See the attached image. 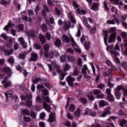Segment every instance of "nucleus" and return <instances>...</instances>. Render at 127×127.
<instances>
[{
  "label": "nucleus",
  "instance_id": "1",
  "mask_svg": "<svg viewBox=\"0 0 127 127\" xmlns=\"http://www.w3.org/2000/svg\"><path fill=\"white\" fill-rule=\"evenodd\" d=\"M70 38L68 37V36L64 34L62 36V41L64 42H65L66 43H69L71 41V45L72 47L74 48L75 51L76 52H78L79 53H81V49L79 48V46H78V45L75 41V40H74V38L73 37H72V35L70 34Z\"/></svg>",
  "mask_w": 127,
  "mask_h": 127
},
{
  "label": "nucleus",
  "instance_id": "2",
  "mask_svg": "<svg viewBox=\"0 0 127 127\" xmlns=\"http://www.w3.org/2000/svg\"><path fill=\"white\" fill-rule=\"evenodd\" d=\"M69 19H70L71 22L68 21L64 22V30H68L69 28H74L75 25L74 23H76V21L75 19V16L72 12H69L67 14Z\"/></svg>",
  "mask_w": 127,
  "mask_h": 127
},
{
  "label": "nucleus",
  "instance_id": "3",
  "mask_svg": "<svg viewBox=\"0 0 127 127\" xmlns=\"http://www.w3.org/2000/svg\"><path fill=\"white\" fill-rule=\"evenodd\" d=\"M117 28L116 27H112L109 29L110 33H111L108 39L109 43H113L116 41V38L117 37Z\"/></svg>",
  "mask_w": 127,
  "mask_h": 127
},
{
  "label": "nucleus",
  "instance_id": "4",
  "mask_svg": "<svg viewBox=\"0 0 127 127\" xmlns=\"http://www.w3.org/2000/svg\"><path fill=\"white\" fill-rule=\"evenodd\" d=\"M82 73L84 74V77L87 80H90L91 78V71L90 69L88 68L87 64H84L83 65V68L82 69Z\"/></svg>",
  "mask_w": 127,
  "mask_h": 127
},
{
  "label": "nucleus",
  "instance_id": "5",
  "mask_svg": "<svg viewBox=\"0 0 127 127\" xmlns=\"http://www.w3.org/2000/svg\"><path fill=\"white\" fill-rule=\"evenodd\" d=\"M75 78L73 77L72 75H68L66 77V81L67 82L69 86L70 87H73L74 86V82H75Z\"/></svg>",
  "mask_w": 127,
  "mask_h": 127
},
{
  "label": "nucleus",
  "instance_id": "6",
  "mask_svg": "<svg viewBox=\"0 0 127 127\" xmlns=\"http://www.w3.org/2000/svg\"><path fill=\"white\" fill-rule=\"evenodd\" d=\"M26 104L29 108L32 107V95L31 94L27 96Z\"/></svg>",
  "mask_w": 127,
  "mask_h": 127
},
{
  "label": "nucleus",
  "instance_id": "7",
  "mask_svg": "<svg viewBox=\"0 0 127 127\" xmlns=\"http://www.w3.org/2000/svg\"><path fill=\"white\" fill-rule=\"evenodd\" d=\"M8 78L7 76H5L3 80L1 81L2 84H4V88H8V87L11 86V82L7 81Z\"/></svg>",
  "mask_w": 127,
  "mask_h": 127
},
{
  "label": "nucleus",
  "instance_id": "8",
  "mask_svg": "<svg viewBox=\"0 0 127 127\" xmlns=\"http://www.w3.org/2000/svg\"><path fill=\"white\" fill-rule=\"evenodd\" d=\"M94 95H99L96 96L97 99H104L105 96L102 94V91L99 89L95 90L94 91Z\"/></svg>",
  "mask_w": 127,
  "mask_h": 127
},
{
  "label": "nucleus",
  "instance_id": "9",
  "mask_svg": "<svg viewBox=\"0 0 127 127\" xmlns=\"http://www.w3.org/2000/svg\"><path fill=\"white\" fill-rule=\"evenodd\" d=\"M49 123H53L56 121V116L55 113L51 112L49 116V119L47 120Z\"/></svg>",
  "mask_w": 127,
  "mask_h": 127
},
{
  "label": "nucleus",
  "instance_id": "10",
  "mask_svg": "<svg viewBox=\"0 0 127 127\" xmlns=\"http://www.w3.org/2000/svg\"><path fill=\"white\" fill-rule=\"evenodd\" d=\"M112 110V108L110 107H106L104 110V113H102L101 117L102 118H105L107 116V115H111V111Z\"/></svg>",
  "mask_w": 127,
  "mask_h": 127
},
{
  "label": "nucleus",
  "instance_id": "11",
  "mask_svg": "<svg viewBox=\"0 0 127 127\" xmlns=\"http://www.w3.org/2000/svg\"><path fill=\"white\" fill-rule=\"evenodd\" d=\"M18 41L23 46V48H27V43L25 42V40L23 37H21L18 39Z\"/></svg>",
  "mask_w": 127,
  "mask_h": 127
},
{
  "label": "nucleus",
  "instance_id": "12",
  "mask_svg": "<svg viewBox=\"0 0 127 127\" xmlns=\"http://www.w3.org/2000/svg\"><path fill=\"white\" fill-rule=\"evenodd\" d=\"M3 71L7 74V76H6L5 77H10L11 76L12 72H11L10 68H9L8 66H4L3 68Z\"/></svg>",
  "mask_w": 127,
  "mask_h": 127
},
{
  "label": "nucleus",
  "instance_id": "13",
  "mask_svg": "<svg viewBox=\"0 0 127 127\" xmlns=\"http://www.w3.org/2000/svg\"><path fill=\"white\" fill-rule=\"evenodd\" d=\"M38 60V55L35 53H33L31 55V58L29 59V61L30 62H35Z\"/></svg>",
  "mask_w": 127,
  "mask_h": 127
},
{
  "label": "nucleus",
  "instance_id": "14",
  "mask_svg": "<svg viewBox=\"0 0 127 127\" xmlns=\"http://www.w3.org/2000/svg\"><path fill=\"white\" fill-rule=\"evenodd\" d=\"M13 91L12 90H9L6 92L4 93V95L6 96V99H8L9 98H11V97L13 96Z\"/></svg>",
  "mask_w": 127,
  "mask_h": 127
},
{
  "label": "nucleus",
  "instance_id": "15",
  "mask_svg": "<svg viewBox=\"0 0 127 127\" xmlns=\"http://www.w3.org/2000/svg\"><path fill=\"white\" fill-rule=\"evenodd\" d=\"M116 22L117 24H119L120 23V21L117 19V18H114L111 20H108L107 21V23L108 24H116Z\"/></svg>",
  "mask_w": 127,
  "mask_h": 127
},
{
  "label": "nucleus",
  "instance_id": "16",
  "mask_svg": "<svg viewBox=\"0 0 127 127\" xmlns=\"http://www.w3.org/2000/svg\"><path fill=\"white\" fill-rule=\"evenodd\" d=\"M27 35L29 37H32V38H34L36 36L35 35V30H29L27 32Z\"/></svg>",
  "mask_w": 127,
  "mask_h": 127
},
{
  "label": "nucleus",
  "instance_id": "17",
  "mask_svg": "<svg viewBox=\"0 0 127 127\" xmlns=\"http://www.w3.org/2000/svg\"><path fill=\"white\" fill-rule=\"evenodd\" d=\"M43 107L45 110L48 112V113H50L51 112V107L48 105L46 102H44L43 103Z\"/></svg>",
  "mask_w": 127,
  "mask_h": 127
},
{
  "label": "nucleus",
  "instance_id": "18",
  "mask_svg": "<svg viewBox=\"0 0 127 127\" xmlns=\"http://www.w3.org/2000/svg\"><path fill=\"white\" fill-rule=\"evenodd\" d=\"M99 6H100V4L98 2H94L91 8L93 10H98Z\"/></svg>",
  "mask_w": 127,
  "mask_h": 127
},
{
  "label": "nucleus",
  "instance_id": "19",
  "mask_svg": "<svg viewBox=\"0 0 127 127\" xmlns=\"http://www.w3.org/2000/svg\"><path fill=\"white\" fill-rule=\"evenodd\" d=\"M124 49L122 50L123 55L127 56V43H125L123 45Z\"/></svg>",
  "mask_w": 127,
  "mask_h": 127
},
{
  "label": "nucleus",
  "instance_id": "20",
  "mask_svg": "<svg viewBox=\"0 0 127 127\" xmlns=\"http://www.w3.org/2000/svg\"><path fill=\"white\" fill-rule=\"evenodd\" d=\"M78 14H80V15L86 14L87 13V11L84 9H78L76 11Z\"/></svg>",
  "mask_w": 127,
  "mask_h": 127
},
{
  "label": "nucleus",
  "instance_id": "21",
  "mask_svg": "<svg viewBox=\"0 0 127 127\" xmlns=\"http://www.w3.org/2000/svg\"><path fill=\"white\" fill-rule=\"evenodd\" d=\"M110 53L112 57L116 58L118 56H120V54L118 52L114 50L110 51Z\"/></svg>",
  "mask_w": 127,
  "mask_h": 127
},
{
  "label": "nucleus",
  "instance_id": "22",
  "mask_svg": "<svg viewBox=\"0 0 127 127\" xmlns=\"http://www.w3.org/2000/svg\"><path fill=\"white\" fill-rule=\"evenodd\" d=\"M4 53L6 56H9V55H11L13 53V51L12 49L5 50Z\"/></svg>",
  "mask_w": 127,
  "mask_h": 127
},
{
  "label": "nucleus",
  "instance_id": "23",
  "mask_svg": "<svg viewBox=\"0 0 127 127\" xmlns=\"http://www.w3.org/2000/svg\"><path fill=\"white\" fill-rule=\"evenodd\" d=\"M81 29H82V25H78L77 27V32L76 33V37H80L81 36Z\"/></svg>",
  "mask_w": 127,
  "mask_h": 127
},
{
  "label": "nucleus",
  "instance_id": "24",
  "mask_svg": "<svg viewBox=\"0 0 127 127\" xmlns=\"http://www.w3.org/2000/svg\"><path fill=\"white\" fill-rule=\"evenodd\" d=\"M99 104L100 107H105V106H108L109 103L104 100H101L99 101Z\"/></svg>",
  "mask_w": 127,
  "mask_h": 127
},
{
  "label": "nucleus",
  "instance_id": "25",
  "mask_svg": "<svg viewBox=\"0 0 127 127\" xmlns=\"http://www.w3.org/2000/svg\"><path fill=\"white\" fill-rule=\"evenodd\" d=\"M39 38L40 40V41L42 43V44H44V43H45V42H46V40L45 39V37H44V36H43L42 34H40L39 36Z\"/></svg>",
  "mask_w": 127,
  "mask_h": 127
},
{
  "label": "nucleus",
  "instance_id": "26",
  "mask_svg": "<svg viewBox=\"0 0 127 127\" xmlns=\"http://www.w3.org/2000/svg\"><path fill=\"white\" fill-rule=\"evenodd\" d=\"M51 59L53 58V57H58L59 56V53L57 52L56 51H54L51 52Z\"/></svg>",
  "mask_w": 127,
  "mask_h": 127
},
{
  "label": "nucleus",
  "instance_id": "27",
  "mask_svg": "<svg viewBox=\"0 0 127 127\" xmlns=\"http://www.w3.org/2000/svg\"><path fill=\"white\" fill-rule=\"evenodd\" d=\"M61 40L59 39H57L54 43V44L55 45V46H56L57 47H60V46H61Z\"/></svg>",
  "mask_w": 127,
  "mask_h": 127
},
{
  "label": "nucleus",
  "instance_id": "28",
  "mask_svg": "<svg viewBox=\"0 0 127 127\" xmlns=\"http://www.w3.org/2000/svg\"><path fill=\"white\" fill-rule=\"evenodd\" d=\"M83 22L85 26H86V27H87L89 29H91V28H92V27L91 26V25H90V24H88V20H87L86 19H84L83 20Z\"/></svg>",
  "mask_w": 127,
  "mask_h": 127
},
{
  "label": "nucleus",
  "instance_id": "29",
  "mask_svg": "<svg viewBox=\"0 0 127 127\" xmlns=\"http://www.w3.org/2000/svg\"><path fill=\"white\" fill-rule=\"evenodd\" d=\"M21 113L25 116H30V112L27 109H23L21 111Z\"/></svg>",
  "mask_w": 127,
  "mask_h": 127
},
{
  "label": "nucleus",
  "instance_id": "30",
  "mask_svg": "<svg viewBox=\"0 0 127 127\" xmlns=\"http://www.w3.org/2000/svg\"><path fill=\"white\" fill-rule=\"evenodd\" d=\"M106 63L108 66H110V67H112V68H112L113 70H117V67H116L115 66H114L113 65V64H112V62H111V61H106Z\"/></svg>",
  "mask_w": 127,
  "mask_h": 127
},
{
  "label": "nucleus",
  "instance_id": "31",
  "mask_svg": "<svg viewBox=\"0 0 127 127\" xmlns=\"http://www.w3.org/2000/svg\"><path fill=\"white\" fill-rule=\"evenodd\" d=\"M74 116L76 118H79V117L81 116V111L80 110V109L78 108L76 110V111L75 112L74 114Z\"/></svg>",
  "mask_w": 127,
  "mask_h": 127
},
{
  "label": "nucleus",
  "instance_id": "32",
  "mask_svg": "<svg viewBox=\"0 0 127 127\" xmlns=\"http://www.w3.org/2000/svg\"><path fill=\"white\" fill-rule=\"evenodd\" d=\"M90 45H91V43L89 41L85 42V44H83L84 47L85 48L86 50H89Z\"/></svg>",
  "mask_w": 127,
  "mask_h": 127
},
{
  "label": "nucleus",
  "instance_id": "33",
  "mask_svg": "<svg viewBox=\"0 0 127 127\" xmlns=\"http://www.w3.org/2000/svg\"><path fill=\"white\" fill-rule=\"evenodd\" d=\"M22 20H24V21H28V22H32V18H28L27 16H24Z\"/></svg>",
  "mask_w": 127,
  "mask_h": 127
},
{
  "label": "nucleus",
  "instance_id": "34",
  "mask_svg": "<svg viewBox=\"0 0 127 127\" xmlns=\"http://www.w3.org/2000/svg\"><path fill=\"white\" fill-rule=\"evenodd\" d=\"M115 95L116 99L117 100H120L121 99V96H122V93H120L119 91H115Z\"/></svg>",
  "mask_w": 127,
  "mask_h": 127
},
{
  "label": "nucleus",
  "instance_id": "35",
  "mask_svg": "<svg viewBox=\"0 0 127 127\" xmlns=\"http://www.w3.org/2000/svg\"><path fill=\"white\" fill-rule=\"evenodd\" d=\"M127 121L126 119H122L120 121V127H125L126 124H127Z\"/></svg>",
  "mask_w": 127,
  "mask_h": 127
},
{
  "label": "nucleus",
  "instance_id": "36",
  "mask_svg": "<svg viewBox=\"0 0 127 127\" xmlns=\"http://www.w3.org/2000/svg\"><path fill=\"white\" fill-rule=\"evenodd\" d=\"M112 80H113V78H109L108 79L109 82H108V87H109V88H114V86H115L114 83H112V82H111Z\"/></svg>",
  "mask_w": 127,
  "mask_h": 127
},
{
  "label": "nucleus",
  "instance_id": "37",
  "mask_svg": "<svg viewBox=\"0 0 127 127\" xmlns=\"http://www.w3.org/2000/svg\"><path fill=\"white\" fill-rule=\"evenodd\" d=\"M71 68V66L67 64H65L64 66V71H69Z\"/></svg>",
  "mask_w": 127,
  "mask_h": 127
},
{
  "label": "nucleus",
  "instance_id": "38",
  "mask_svg": "<svg viewBox=\"0 0 127 127\" xmlns=\"http://www.w3.org/2000/svg\"><path fill=\"white\" fill-rule=\"evenodd\" d=\"M10 27H11V21H9L8 24L4 27V30H5V31H8Z\"/></svg>",
  "mask_w": 127,
  "mask_h": 127
},
{
  "label": "nucleus",
  "instance_id": "39",
  "mask_svg": "<svg viewBox=\"0 0 127 127\" xmlns=\"http://www.w3.org/2000/svg\"><path fill=\"white\" fill-rule=\"evenodd\" d=\"M107 97L108 101H109V102H112L115 101V97H114V96H113V95L110 94L109 95H108Z\"/></svg>",
  "mask_w": 127,
  "mask_h": 127
},
{
  "label": "nucleus",
  "instance_id": "40",
  "mask_svg": "<svg viewBox=\"0 0 127 127\" xmlns=\"http://www.w3.org/2000/svg\"><path fill=\"white\" fill-rule=\"evenodd\" d=\"M79 101L80 102V103H82L84 105H85V104L87 103V99L85 97L80 98Z\"/></svg>",
  "mask_w": 127,
  "mask_h": 127
},
{
  "label": "nucleus",
  "instance_id": "41",
  "mask_svg": "<svg viewBox=\"0 0 127 127\" xmlns=\"http://www.w3.org/2000/svg\"><path fill=\"white\" fill-rule=\"evenodd\" d=\"M55 68L57 70V72L58 73H61V69H60V65L58 64H55Z\"/></svg>",
  "mask_w": 127,
  "mask_h": 127
},
{
  "label": "nucleus",
  "instance_id": "42",
  "mask_svg": "<svg viewBox=\"0 0 127 127\" xmlns=\"http://www.w3.org/2000/svg\"><path fill=\"white\" fill-rule=\"evenodd\" d=\"M107 123L108 124V125H110L111 127H115V125L113 123H112V119L109 117L108 119L107 120Z\"/></svg>",
  "mask_w": 127,
  "mask_h": 127
},
{
  "label": "nucleus",
  "instance_id": "43",
  "mask_svg": "<svg viewBox=\"0 0 127 127\" xmlns=\"http://www.w3.org/2000/svg\"><path fill=\"white\" fill-rule=\"evenodd\" d=\"M124 89V87L122 85H118L117 88L115 89V91L120 92L121 90Z\"/></svg>",
  "mask_w": 127,
  "mask_h": 127
},
{
  "label": "nucleus",
  "instance_id": "44",
  "mask_svg": "<svg viewBox=\"0 0 127 127\" xmlns=\"http://www.w3.org/2000/svg\"><path fill=\"white\" fill-rule=\"evenodd\" d=\"M42 98L44 102H46L48 103H50V98H49L48 96H46V97H44V96H43Z\"/></svg>",
  "mask_w": 127,
  "mask_h": 127
},
{
  "label": "nucleus",
  "instance_id": "45",
  "mask_svg": "<svg viewBox=\"0 0 127 127\" xmlns=\"http://www.w3.org/2000/svg\"><path fill=\"white\" fill-rule=\"evenodd\" d=\"M69 112H74L75 111V105L71 104L69 107Z\"/></svg>",
  "mask_w": 127,
  "mask_h": 127
},
{
  "label": "nucleus",
  "instance_id": "46",
  "mask_svg": "<svg viewBox=\"0 0 127 127\" xmlns=\"http://www.w3.org/2000/svg\"><path fill=\"white\" fill-rule=\"evenodd\" d=\"M23 120L26 123H29L31 121V118H30V117L25 116L23 118Z\"/></svg>",
  "mask_w": 127,
  "mask_h": 127
},
{
  "label": "nucleus",
  "instance_id": "47",
  "mask_svg": "<svg viewBox=\"0 0 127 127\" xmlns=\"http://www.w3.org/2000/svg\"><path fill=\"white\" fill-rule=\"evenodd\" d=\"M37 88L39 92H41V89H44V86L41 84H38L37 86Z\"/></svg>",
  "mask_w": 127,
  "mask_h": 127
},
{
  "label": "nucleus",
  "instance_id": "48",
  "mask_svg": "<svg viewBox=\"0 0 127 127\" xmlns=\"http://www.w3.org/2000/svg\"><path fill=\"white\" fill-rule=\"evenodd\" d=\"M27 54L26 53H24V54H21L19 55V58L20 59H22L23 60H24V59H25L26 57L25 56L27 55Z\"/></svg>",
  "mask_w": 127,
  "mask_h": 127
},
{
  "label": "nucleus",
  "instance_id": "49",
  "mask_svg": "<svg viewBox=\"0 0 127 127\" xmlns=\"http://www.w3.org/2000/svg\"><path fill=\"white\" fill-rule=\"evenodd\" d=\"M7 62L10 63V64H12L14 62V59L12 57H11L8 59Z\"/></svg>",
  "mask_w": 127,
  "mask_h": 127
},
{
  "label": "nucleus",
  "instance_id": "50",
  "mask_svg": "<svg viewBox=\"0 0 127 127\" xmlns=\"http://www.w3.org/2000/svg\"><path fill=\"white\" fill-rule=\"evenodd\" d=\"M44 49L46 52H48V51H49V45L46 44L44 46Z\"/></svg>",
  "mask_w": 127,
  "mask_h": 127
},
{
  "label": "nucleus",
  "instance_id": "51",
  "mask_svg": "<svg viewBox=\"0 0 127 127\" xmlns=\"http://www.w3.org/2000/svg\"><path fill=\"white\" fill-rule=\"evenodd\" d=\"M103 4L104 7V9H105V10H107V11H109V7H108V5L107 4V2L106 1H104L103 2Z\"/></svg>",
  "mask_w": 127,
  "mask_h": 127
},
{
  "label": "nucleus",
  "instance_id": "52",
  "mask_svg": "<svg viewBox=\"0 0 127 127\" xmlns=\"http://www.w3.org/2000/svg\"><path fill=\"white\" fill-rule=\"evenodd\" d=\"M121 35L122 38H123L124 39H126V38H127V34L125 32H123L122 33H121Z\"/></svg>",
  "mask_w": 127,
  "mask_h": 127
},
{
  "label": "nucleus",
  "instance_id": "53",
  "mask_svg": "<svg viewBox=\"0 0 127 127\" xmlns=\"http://www.w3.org/2000/svg\"><path fill=\"white\" fill-rule=\"evenodd\" d=\"M79 74V70H78V68H75L73 70V76H77Z\"/></svg>",
  "mask_w": 127,
  "mask_h": 127
},
{
  "label": "nucleus",
  "instance_id": "54",
  "mask_svg": "<svg viewBox=\"0 0 127 127\" xmlns=\"http://www.w3.org/2000/svg\"><path fill=\"white\" fill-rule=\"evenodd\" d=\"M42 29L43 30L44 32H45V31H47V26H46V24H44L42 25Z\"/></svg>",
  "mask_w": 127,
  "mask_h": 127
},
{
  "label": "nucleus",
  "instance_id": "55",
  "mask_svg": "<svg viewBox=\"0 0 127 127\" xmlns=\"http://www.w3.org/2000/svg\"><path fill=\"white\" fill-rule=\"evenodd\" d=\"M45 113H42L40 115V119H41V120H44V119H45Z\"/></svg>",
  "mask_w": 127,
  "mask_h": 127
},
{
  "label": "nucleus",
  "instance_id": "56",
  "mask_svg": "<svg viewBox=\"0 0 127 127\" xmlns=\"http://www.w3.org/2000/svg\"><path fill=\"white\" fill-rule=\"evenodd\" d=\"M55 11L58 15H61V11L58 8H55Z\"/></svg>",
  "mask_w": 127,
  "mask_h": 127
},
{
  "label": "nucleus",
  "instance_id": "57",
  "mask_svg": "<svg viewBox=\"0 0 127 127\" xmlns=\"http://www.w3.org/2000/svg\"><path fill=\"white\" fill-rule=\"evenodd\" d=\"M28 12L29 16H31V15L34 14V12L31 9L28 10Z\"/></svg>",
  "mask_w": 127,
  "mask_h": 127
},
{
  "label": "nucleus",
  "instance_id": "58",
  "mask_svg": "<svg viewBox=\"0 0 127 127\" xmlns=\"http://www.w3.org/2000/svg\"><path fill=\"white\" fill-rule=\"evenodd\" d=\"M111 92L112 90H111L110 88H107L106 90V93H107L108 96L112 95Z\"/></svg>",
  "mask_w": 127,
  "mask_h": 127
},
{
  "label": "nucleus",
  "instance_id": "59",
  "mask_svg": "<svg viewBox=\"0 0 127 127\" xmlns=\"http://www.w3.org/2000/svg\"><path fill=\"white\" fill-rule=\"evenodd\" d=\"M89 115L91 116V117H96L97 114H96V112L95 111H90V112L89 113Z\"/></svg>",
  "mask_w": 127,
  "mask_h": 127
},
{
  "label": "nucleus",
  "instance_id": "60",
  "mask_svg": "<svg viewBox=\"0 0 127 127\" xmlns=\"http://www.w3.org/2000/svg\"><path fill=\"white\" fill-rule=\"evenodd\" d=\"M105 87V84L103 83H100L98 85V88L99 89H101V90H102V89H104V88Z\"/></svg>",
  "mask_w": 127,
  "mask_h": 127
},
{
  "label": "nucleus",
  "instance_id": "61",
  "mask_svg": "<svg viewBox=\"0 0 127 127\" xmlns=\"http://www.w3.org/2000/svg\"><path fill=\"white\" fill-rule=\"evenodd\" d=\"M46 37L48 40L51 39V35L49 33H47L46 34Z\"/></svg>",
  "mask_w": 127,
  "mask_h": 127
},
{
  "label": "nucleus",
  "instance_id": "62",
  "mask_svg": "<svg viewBox=\"0 0 127 127\" xmlns=\"http://www.w3.org/2000/svg\"><path fill=\"white\" fill-rule=\"evenodd\" d=\"M1 37H2V38H3L4 40H7V35H6V34L4 33H2L1 35Z\"/></svg>",
  "mask_w": 127,
  "mask_h": 127
},
{
  "label": "nucleus",
  "instance_id": "63",
  "mask_svg": "<svg viewBox=\"0 0 127 127\" xmlns=\"http://www.w3.org/2000/svg\"><path fill=\"white\" fill-rule=\"evenodd\" d=\"M34 47L36 49H41V46H40L39 44H35L34 45Z\"/></svg>",
  "mask_w": 127,
  "mask_h": 127
},
{
  "label": "nucleus",
  "instance_id": "64",
  "mask_svg": "<svg viewBox=\"0 0 127 127\" xmlns=\"http://www.w3.org/2000/svg\"><path fill=\"white\" fill-rule=\"evenodd\" d=\"M127 89H123V97H127Z\"/></svg>",
  "mask_w": 127,
  "mask_h": 127
}]
</instances>
